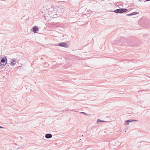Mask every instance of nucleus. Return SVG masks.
I'll return each mask as SVG.
<instances>
[{"label":"nucleus","instance_id":"nucleus-13","mask_svg":"<svg viewBox=\"0 0 150 150\" xmlns=\"http://www.w3.org/2000/svg\"><path fill=\"white\" fill-rule=\"evenodd\" d=\"M131 120V122H133V121L137 122V121H138V120Z\"/></svg>","mask_w":150,"mask_h":150},{"label":"nucleus","instance_id":"nucleus-18","mask_svg":"<svg viewBox=\"0 0 150 150\" xmlns=\"http://www.w3.org/2000/svg\"><path fill=\"white\" fill-rule=\"evenodd\" d=\"M60 10V9H59L58 10V11H59Z\"/></svg>","mask_w":150,"mask_h":150},{"label":"nucleus","instance_id":"nucleus-8","mask_svg":"<svg viewBox=\"0 0 150 150\" xmlns=\"http://www.w3.org/2000/svg\"><path fill=\"white\" fill-rule=\"evenodd\" d=\"M52 135L51 134H47L45 135V137L47 139H50L52 137Z\"/></svg>","mask_w":150,"mask_h":150},{"label":"nucleus","instance_id":"nucleus-2","mask_svg":"<svg viewBox=\"0 0 150 150\" xmlns=\"http://www.w3.org/2000/svg\"><path fill=\"white\" fill-rule=\"evenodd\" d=\"M52 7V6L50 5H48L47 6V7H46V6H45V7H44L43 8V9H46L47 10H48V11H52V10H53V8H52V9H51L50 8V7Z\"/></svg>","mask_w":150,"mask_h":150},{"label":"nucleus","instance_id":"nucleus-4","mask_svg":"<svg viewBox=\"0 0 150 150\" xmlns=\"http://www.w3.org/2000/svg\"><path fill=\"white\" fill-rule=\"evenodd\" d=\"M39 30L38 27L36 26H35L32 29V31L35 33H37V31Z\"/></svg>","mask_w":150,"mask_h":150},{"label":"nucleus","instance_id":"nucleus-14","mask_svg":"<svg viewBox=\"0 0 150 150\" xmlns=\"http://www.w3.org/2000/svg\"><path fill=\"white\" fill-rule=\"evenodd\" d=\"M80 113H83V114H85V115H86V113L84 112H81Z\"/></svg>","mask_w":150,"mask_h":150},{"label":"nucleus","instance_id":"nucleus-1","mask_svg":"<svg viewBox=\"0 0 150 150\" xmlns=\"http://www.w3.org/2000/svg\"><path fill=\"white\" fill-rule=\"evenodd\" d=\"M127 11L128 10L127 9L120 8L114 10L113 12L115 13H121L125 12Z\"/></svg>","mask_w":150,"mask_h":150},{"label":"nucleus","instance_id":"nucleus-12","mask_svg":"<svg viewBox=\"0 0 150 150\" xmlns=\"http://www.w3.org/2000/svg\"><path fill=\"white\" fill-rule=\"evenodd\" d=\"M41 13H45V11H44V10H43L42 9H41L40 11Z\"/></svg>","mask_w":150,"mask_h":150},{"label":"nucleus","instance_id":"nucleus-6","mask_svg":"<svg viewBox=\"0 0 150 150\" xmlns=\"http://www.w3.org/2000/svg\"><path fill=\"white\" fill-rule=\"evenodd\" d=\"M6 59L7 60V59L6 57L5 58V59L2 58L1 59V63H0V66H3L5 65V64H2L1 63H4L6 61Z\"/></svg>","mask_w":150,"mask_h":150},{"label":"nucleus","instance_id":"nucleus-3","mask_svg":"<svg viewBox=\"0 0 150 150\" xmlns=\"http://www.w3.org/2000/svg\"><path fill=\"white\" fill-rule=\"evenodd\" d=\"M59 45L60 46L64 47H68V45L64 42H61L59 43Z\"/></svg>","mask_w":150,"mask_h":150},{"label":"nucleus","instance_id":"nucleus-5","mask_svg":"<svg viewBox=\"0 0 150 150\" xmlns=\"http://www.w3.org/2000/svg\"><path fill=\"white\" fill-rule=\"evenodd\" d=\"M17 61L15 59H13L11 63V65L14 66L15 65Z\"/></svg>","mask_w":150,"mask_h":150},{"label":"nucleus","instance_id":"nucleus-9","mask_svg":"<svg viewBox=\"0 0 150 150\" xmlns=\"http://www.w3.org/2000/svg\"><path fill=\"white\" fill-rule=\"evenodd\" d=\"M131 122V120H126L125 122V125H128L129 123Z\"/></svg>","mask_w":150,"mask_h":150},{"label":"nucleus","instance_id":"nucleus-10","mask_svg":"<svg viewBox=\"0 0 150 150\" xmlns=\"http://www.w3.org/2000/svg\"><path fill=\"white\" fill-rule=\"evenodd\" d=\"M145 24H147L149 25L150 24L149 26H150V20L148 19L146 20L145 21Z\"/></svg>","mask_w":150,"mask_h":150},{"label":"nucleus","instance_id":"nucleus-17","mask_svg":"<svg viewBox=\"0 0 150 150\" xmlns=\"http://www.w3.org/2000/svg\"><path fill=\"white\" fill-rule=\"evenodd\" d=\"M42 16H44V17H45V16H44V15H45V14H44V15H43V14H42Z\"/></svg>","mask_w":150,"mask_h":150},{"label":"nucleus","instance_id":"nucleus-16","mask_svg":"<svg viewBox=\"0 0 150 150\" xmlns=\"http://www.w3.org/2000/svg\"><path fill=\"white\" fill-rule=\"evenodd\" d=\"M4 128L0 126V128Z\"/></svg>","mask_w":150,"mask_h":150},{"label":"nucleus","instance_id":"nucleus-11","mask_svg":"<svg viewBox=\"0 0 150 150\" xmlns=\"http://www.w3.org/2000/svg\"><path fill=\"white\" fill-rule=\"evenodd\" d=\"M105 122L104 121L101 120L99 119L97 120L96 122L97 124H98L99 122Z\"/></svg>","mask_w":150,"mask_h":150},{"label":"nucleus","instance_id":"nucleus-7","mask_svg":"<svg viewBox=\"0 0 150 150\" xmlns=\"http://www.w3.org/2000/svg\"><path fill=\"white\" fill-rule=\"evenodd\" d=\"M138 14L139 13H138L136 12H134L131 13L127 14L126 16H131L132 15H135Z\"/></svg>","mask_w":150,"mask_h":150},{"label":"nucleus","instance_id":"nucleus-15","mask_svg":"<svg viewBox=\"0 0 150 150\" xmlns=\"http://www.w3.org/2000/svg\"><path fill=\"white\" fill-rule=\"evenodd\" d=\"M54 16H55V17H58V16H57V14H56V15H54Z\"/></svg>","mask_w":150,"mask_h":150}]
</instances>
